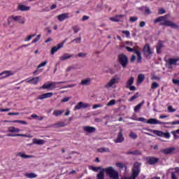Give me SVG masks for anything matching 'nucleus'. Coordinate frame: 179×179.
<instances>
[{
	"label": "nucleus",
	"mask_w": 179,
	"mask_h": 179,
	"mask_svg": "<svg viewBox=\"0 0 179 179\" xmlns=\"http://www.w3.org/2000/svg\"><path fill=\"white\" fill-rule=\"evenodd\" d=\"M104 173H106L110 178L118 179L119 175L118 171H117L113 166H108L104 169H101L99 173L96 175V179H105Z\"/></svg>",
	"instance_id": "obj_1"
},
{
	"label": "nucleus",
	"mask_w": 179,
	"mask_h": 179,
	"mask_svg": "<svg viewBox=\"0 0 179 179\" xmlns=\"http://www.w3.org/2000/svg\"><path fill=\"white\" fill-rule=\"evenodd\" d=\"M167 15L161 16L157 18H156L154 20V23H160L162 26H168L169 27H173V29H177L178 27V25L177 24L173 22L172 21L167 20Z\"/></svg>",
	"instance_id": "obj_2"
},
{
	"label": "nucleus",
	"mask_w": 179,
	"mask_h": 179,
	"mask_svg": "<svg viewBox=\"0 0 179 179\" xmlns=\"http://www.w3.org/2000/svg\"><path fill=\"white\" fill-rule=\"evenodd\" d=\"M124 47L129 51V52H135L137 55V62H142V56L141 55V52L139 50L135 49L134 46V43L131 41H127L124 43Z\"/></svg>",
	"instance_id": "obj_3"
},
{
	"label": "nucleus",
	"mask_w": 179,
	"mask_h": 179,
	"mask_svg": "<svg viewBox=\"0 0 179 179\" xmlns=\"http://www.w3.org/2000/svg\"><path fill=\"white\" fill-rule=\"evenodd\" d=\"M120 80H121V76L115 75L108 83H106V89H111L114 87V85H115V83H119Z\"/></svg>",
	"instance_id": "obj_4"
},
{
	"label": "nucleus",
	"mask_w": 179,
	"mask_h": 179,
	"mask_svg": "<svg viewBox=\"0 0 179 179\" xmlns=\"http://www.w3.org/2000/svg\"><path fill=\"white\" fill-rule=\"evenodd\" d=\"M141 164L139 163H136L134 165V168L132 169V174L131 176L128 178H123L122 179H136V177L139 175V173L141 172Z\"/></svg>",
	"instance_id": "obj_5"
},
{
	"label": "nucleus",
	"mask_w": 179,
	"mask_h": 179,
	"mask_svg": "<svg viewBox=\"0 0 179 179\" xmlns=\"http://www.w3.org/2000/svg\"><path fill=\"white\" fill-rule=\"evenodd\" d=\"M61 83H48L46 84H44L42 87L41 89H44L45 90H54V89H57L59 85Z\"/></svg>",
	"instance_id": "obj_6"
},
{
	"label": "nucleus",
	"mask_w": 179,
	"mask_h": 179,
	"mask_svg": "<svg viewBox=\"0 0 179 179\" xmlns=\"http://www.w3.org/2000/svg\"><path fill=\"white\" fill-rule=\"evenodd\" d=\"M8 23H10L9 20H14V22H18V23H20L21 24H24L26 20H24V17L20 16V15H11L8 19Z\"/></svg>",
	"instance_id": "obj_7"
},
{
	"label": "nucleus",
	"mask_w": 179,
	"mask_h": 179,
	"mask_svg": "<svg viewBox=\"0 0 179 179\" xmlns=\"http://www.w3.org/2000/svg\"><path fill=\"white\" fill-rule=\"evenodd\" d=\"M119 62L121 64L123 68H125L128 65V57L127 55L122 54L118 56Z\"/></svg>",
	"instance_id": "obj_8"
},
{
	"label": "nucleus",
	"mask_w": 179,
	"mask_h": 179,
	"mask_svg": "<svg viewBox=\"0 0 179 179\" xmlns=\"http://www.w3.org/2000/svg\"><path fill=\"white\" fill-rule=\"evenodd\" d=\"M151 132L157 136H162V138H166V139L170 138V133L169 132L164 133L159 130H151Z\"/></svg>",
	"instance_id": "obj_9"
},
{
	"label": "nucleus",
	"mask_w": 179,
	"mask_h": 179,
	"mask_svg": "<svg viewBox=\"0 0 179 179\" xmlns=\"http://www.w3.org/2000/svg\"><path fill=\"white\" fill-rule=\"evenodd\" d=\"M66 42V40H64L61 43L58 44L57 46H54L51 50L50 54L52 55H54L55 52L58 51V50H61V48L64 47V45L65 44Z\"/></svg>",
	"instance_id": "obj_10"
},
{
	"label": "nucleus",
	"mask_w": 179,
	"mask_h": 179,
	"mask_svg": "<svg viewBox=\"0 0 179 179\" xmlns=\"http://www.w3.org/2000/svg\"><path fill=\"white\" fill-rule=\"evenodd\" d=\"M135 81V78L134 77H130L129 79L127 82V87L129 89V90L135 91L136 88L135 86H132L134 82Z\"/></svg>",
	"instance_id": "obj_11"
},
{
	"label": "nucleus",
	"mask_w": 179,
	"mask_h": 179,
	"mask_svg": "<svg viewBox=\"0 0 179 179\" xmlns=\"http://www.w3.org/2000/svg\"><path fill=\"white\" fill-rule=\"evenodd\" d=\"M88 107H90V104L80 101L74 107V110H82V108H87Z\"/></svg>",
	"instance_id": "obj_12"
},
{
	"label": "nucleus",
	"mask_w": 179,
	"mask_h": 179,
	"mask_svg": "<svg viewBox=\"0 0 179 179\" xmlns=\"http://www.w3.org/2000/svg\"><path fill=\"white\" fill-rule=\"evenodd\" d=\"M179 61V57H176V58H171L169 59H168L167 61V66L169 69L173 68V66H171V65H177V62H178Z\"/></svg>",
	"instance_id": "obj_13"
},
{
	"label": "nucleus",
	"mask_w": 179,
	"mask_h": 179,
	"mask_svg": "<svg viewBox=\"0 0 179 179\" xmlns=\"http://www.w3.org/2000/svg\"><path fill=\"white\" fill-rule=\"evenodd\" d=\"M143 52L146 57H150V55L153 54V52H152V49H150V46L148 44L144 46Z\"/></svg>",
	"instance_id": "obj_14"
},
{
	"label": "nucleus",
	"mask_w": 179,
	"mask_h": 179,
	"mask_svg": "<svg viewBox=\"0 0 179 179\" xmlns=\"http://www.w3.org/2000/svg\"><path fill=\"white\" fill-rule=\"evenodd\" d=\"M57 20L59 22H64V20H66V19H69V13H65L60 14L57 16Z\"/></svg>",
	"instance_id": "obj_15"
},
{
	"label": "nucleus",
	"mask_w": 179,
	"mask_h": 179,
	"mask_svg": "<svg viewBox=\"0 0 179 179\" xmlns=\"http://www.w3.org/2000/svg\"><path fill=\"white\" fill-rule=\"evenodd\" d=\"M122 132H124V130L120 128L118 136L116 139L114 140V142H115L116 143H121V142L124 141V136H122Z\"/></svg>",
	"instance_id": "obj_16"
},
{
	"label": "nucleus",
	"mask_w": 179,
	"mask_h": 179,
	"mask_svg": "<svg viewBox=\"0 0 179 179\" xmlns=\"http://www.w3.org/2000/svg\"><path fill=\"white\" fill-rule=\"evenodd\" d=\"M52 96H54V94L52 92L42 94L38 96V100H44L45 99H50Z\"/></svg>",
	"instance_id": "obj_17"
},
{
	"label": "nucleus",
	"mask_w": 179,
	"mask_h": 179,
	"mask_svg": "<svg viewBox=\"0 0 179 179\" xmlns=\"http://www.w3.org/2000/svg\"><path fill=\"white\" fill-rule=\"evenodd\" d=\"M13 75H15V72L13 71H5L0 73V76H2V79H5V78H9V76H12Z\"/></svg>",
	"instance_id": "obj_18"
},
{
	"label": "nucleus",
	"mask_w": 179,
	"mask_h": 179,
	"mask_svg": "<svg viewBox=\"0 0 179 179\" xmlns=\"http://www.w3.org/2000/svg\"><path fill=\"white\" fill-rule=\"evenodd\" d=\"M146 124H150L151 125H153V124H164V122H162L155 118H151L146 122Z\"/></svg>",
	"instance_id": "obj_19"
},
{
	"label": "nucleus",
	"mask_w": 179,
	"mask_h": 179,
	"mask_svg": "<svg viewBox=\"0 0 179 179\" xmlns=\"http://www.w3.org/2000/svg\"><path fill=\"white\" fill-rule=\"evenodd\" d=\"M83 129L87 134H92L96 131V128L90 126H85Z\"/></svg>",
	"instance_id": "obj_20"
},
{
	"label": "nucleus",
	"mask_w": 179,
	"mask_h": 179,
	"mask_svg": "<svg viewBox=\"0 0 179 179\" xmlns=\"http://www.w3.org/2000/svg\"><path fill=\"white\" fill-rule=\"evenodd\" d=\"M39 80H40V78L35 77V78H33L32 79H27V83H31V85H37Z\"/></svg>",
	"instance_id": "obj_21"
},
{
	"label": "nucleus",
	"mask_w": 179,
	"mask_h": 179,
	"mask_svg": "<svg viewBox=\"0 0 179 179\" xmlns=\"http://www.w3.org/2000/svg\"><path fill=\"white\" fill-rule=\"evenodd\" d=\"M145 160L148 164H155V163H157L159 159L157 158L148 157L145 158Z\"/></svg>",
	"instance_id": "obj_22"
},
{
	"label": "nucleus",
	"mask_w": 179,
	"mask_h": 179,
	"mask_svg": "<svg viewBox=\"0 0 179 179\" xmlns=\"http://www.w3.org/2000/svg\"><path fill=\"white\" fill-rule=\"evenodd\" d=\"M124 17L125 15H115V17H110V20H111L112 22H120L121 19H122Z\"/></svg>",
	"instance_id": "obj_23"
},
{
	"label": "nucleus",
	"mask_w": 179,
	"mask_h": 179,
	"mask_svg": "<svg viewBox=\"0 0 179 179\" xmlns=\"http://www.w3.org/2000/svg\"><path fill=\"white\" fill-rule=\"evenodd\" d=\"M17 157H21L22 159H30V158L33 157V156L27 155H26V153L22 152H17Z\"/></svg>",
	"instance_id": "obj_24"
},
{
	"label": "nucleus",
	"mask_w": 179,
	"mask_h": 179,
	"mask_svg": "<svg viewBox=\"0 0 179 179\" xmlns=\"http://www.w3.org/2000/svg\"><path fill=\"white\" fill-rule=\"evenodd\" d=\"M6 122H13L14 124H21L22 125H29V122L24 120H12V121H6Z\"/></svg>",
	"instance_id": "obj_25"
},
{
	"label": "nucleus",
	"mask_w": 179,
	"mask_h": 179,
	"mask_svg": "<svg viewBox=\"0 0 179 179\" xmlns=\"http://www.w3.org/2000/svg\"><path fill=\"white\" fill-rule=\"evenodd\" d=\"M32 143L34 145H44V143H45V141L43 139L34 138Z\"/></svg>",
	"instance_id": "obj_26"
},
{
	"label": "nucleus",
	"mask_w": 179,
	"mask_h": 179,
	"mask_svg": "<svg viewBox=\"0 0 179 179\" xmlns=\"http://www.w3.org/2000/svg\"><path fill=\"white\" fill-rule=\"evenodd\" d=\"M90 82H92L90 78H85L81 80L80 85H82V86H87L90 85Z\"/></svg>",
	"instance_id": "obj_27"
},
{
	"label": "nucleus",
	"mask_w": 179,
	"mask_h": 179,
	"mask_svg": "<svg viewBox=\"0 0 179 179\" xmlns=\"http://www.w3.org/2000/svg\"><path fill=\"white\" fill-rule=\"evenodd\" d=\"M8 129V132H11V133L20 132V129L15 127H9Z\"/></svg>",
	"instance_id": "obj_28"
},
{
	"label": "nucleus",
	"mask_w": 179,
	"mask_h": 179,
	"mask_svg": "<svg viewBox=\"0 0 179 179\" xmlns=\"http://www.w3.org/2000/svg\"><path fill=\"white\" fill-rule=\"evenodd\" d=\"M7 136H22L23 138H33V136L30 134H8Z\"/></svg>",
	"instance_id": "obj_29"
},
{
	"label": "nucleus",
	"mask_w": 179,
	"mask_h": 179,
	"mask_svg": "<svg viewBox=\"0 0 179 179\" xmlns=\"http://www.w3.org/2000/svg\"><path fill=\"white\" fill-rule=\"evenodd\" d=\"M73 55L69 54H64L62 57H60V61H66V59H69V58H72Z\"/></svg>",
	"instance_id": "obj_30"
},
{
	"label": "nucleus",
	"mask_w": 179,
	"mask_h": 179,
	"mask_svg": "<svg viewBox=\"0 0 179 179\" xmlns=\"http://www.w3.org/2000/svg\"><path fill=\"white\" fill-rule=\"evenodd\" d=\"M19 10H22V12H24L26 10H30V6H24V5H19L18 6Z\"/></svg>",
	"instance_id": "obj_31"
},
{
	"label": "nucleus",
	"mask_w": 179,
	"mask_h": 179,
	"mask_svg": "<svg viewBox=\"0 0 179 179\" xmlns=\"http://www.w3.org/2000/svg\"><path fill=\"white\" fill-rule=\"evenodd\" d=\"M24 176L27 178H37V174L35 173H26Z\"/></svg>",
	"instance_id": "obj_32"
},
{
	"label": "nucleus",
	"mask_w": 179,
	"mask_h": 179,
	"mask_svg": "<svg viewBox=\"0 0 179 179\" xmlns=\"http://www.w3.org/2000/svg\"><path fill=\"white\" fill-rule=\"evenodd\" d=\"M66 125H68V124H66V122H59L55 124V128H61L62 127H66Z\"/></svg>",
	"instance_id": "obj_33"
},
{
	"label": "nucleus",
	"mask_w": 179,
	"mask_h": 179,
	"mask_svg": "<svg viewBox=\"0 0 179 179\" xmlns=\"http://www.w3.org/2000/svg\"><path fill=\"white\" fill-rule=\"evenodd\" d=\"M143 80H145V75H143V74L138 75L137 85H141V83H142V82H143Z\"/></svg>",
	"instance_id": "obj_34"
},
{
	"label": "nucleus",
	"mask_w": 179,
	"mask_h": 179,
	"mask_svg": "<svg viewBox=\"0 0 179 179\" xmlns=\"http://www.w3.org/2000/svg\"><path fill=\"white\" fill-rule=\"evenodd\" d=\"M64 114V110H55L53 111V115L55 117H59V115H62Z\"/></svg>",
	"instance_id": "obj_35"
},
{
	"label": "nucleus",
	"mask_w": 179,
	"mask_h": 179,
	"mask_svg": "<svg viewBox=\"0 0 179 179\" xmlns=\"http://www.w3.org/2000/svg\"><path fill=\"white\" fill-rule=\"evenodd\" d=\"M31 118H34V120H38V121H42V120H44V117H39L37 115H31Z\"/></svg>",
	"instance_id": "obj_36"
},
{
	"label": "nucleus",
	"mask_w": 179,
	"mask_h": 179,
	"mask_svg": "<svg viewBox=\"0 0 179 179\" xmlns=\"http://www.w3.org/2000/svg\"><path fill=\"white\" fill-rule=\"evenodd\" d=\"M115 167L120 169V170H122L124 169V164L122 162H116Z\"/></svg>",
	"instance_id": "obj_37"
},
{
	"label": "nucleus",
	"mask_w": 179,
	"mask_h": 179,
	"mask_svg": "<svg viewBox=\"0 0 179 179\" xmlns=\"http://www.w3.org/2000/svg\"><path fill=\"white\" fill-rule=\"evenodd\" d=\"M175 148H167L165 149L164 150V152L166 154V155H169V153H173V152H174Z\"/></svg>",
	"instance_id": "obj_38"
},
{
	"label": "nucleus",
	"mask_w": 179,
	"mask_h": 179,
	"mask_svg": "<svg viewBox=\"0 0 179 179\" xmlns=\"http://www.w3.org/2000/svg\"><path fill=\"white\" fill-rule=\"evenodd\" d=\"M102 169H103V168H101V167L90 166V170H92V171H99V170H100V171H101Z\"/></svg>",
	"instance_id": "obj_39"
},
{
	"label": "nucleus",
	"mask_w": 179,
	"mask_h": 179,
	"mask_svg": "<svg viewBox=\"0 0 179 179\" xmlns=\"http://www.w3.org/2000/svg\"><path fill=\"white\" fill-rule=\"evenodd\" d=\"M129 138H131V139H136L138 138V136L136 135V134H135V132L134 131H131L129 134Z\"/></svg>",
	"instance_id": "obj_40"
},
{
	"label": "nucleus",
	"mask_w": 179,
	"mask_h": 179,
	"mask_svg": "<svg viewBox=\"0 0 179 179\" xmlns=\"http://www.w3.org/2000/svg\"><path fill=\"white\" fill-rule=\"evenodd\" d=\"M98 152H99L100 153L108 152H110V149L101 148L98 149Z\"/></svg>",
	"instance_id": "obj_41"
},
{
	"label": "nucleus",
	"mask_w": 179,
	"mask_h": 179,
	"mask_svg": "<svg viewBox=\"0 0 179 179\" xmlns=\"http://www.w3.org/2000/svg\"><path fill=\"white\" fill-rule=\"evenodd\" d=\"M172 134L173 135L174 139H178L179 138V136L178 135V134H179V129L176 131H172Z\"/></svg>",
	"instance_id": "obj_42"
},
{
	"label": "nucleus",
	"mask_w": 179,
	"mask_h": 179,
	"mask_svg": "<svg viewBox=\"0 0 179 179\" xmlns=\"http://www.w3.org/2000/svg\"><path fill=\"white\" fill-rule=\"evenodd\" d=\"M142 106H143V102L139 103L138 105H137L136 106H135L134 108V111L136 113H138V111H139V110H141V107H142Z\"/></svg>",
	"instance_id": "obj_43"
},
{
	"label": "nucleus",
	"mask_w": 179,
	"mask_h": 179,
	"mask_svg": "<svg viewBox=\"0 0 179 179\" xmlns=\"http://www.w3.org/2000/svg\"><path fill=\"white\" fill-rule=\"evenodd\" d=\"M115 99H112L106 104V106H108V107H111V106H115Z\"/></svg>",
	"instance_id": "obj_44"
},
{
	"label": "nucleus",
	"mask_w": 179,
	"mask_h": 179,
	"mask_svg": "<svg viewBox=\"0 0 179 179\" xmlns=\"http://www.w3.org/2000/svg\"><path fill=\"white\" fill-rule=\"evenodd\" d=\"M144 12L145 15H150L152 13V10L149 7H145Z\"/></svg>",
	"instance_id": "obj_45"
},
{
	"label": "nucleus",
	"mask_w": 179,
	"mask_h": 179,
	"mask_svg": "<svg viewBox=\"0 0 179 179\" xmlns=\"http://www.w3.org/2000/svg\"><path fill=\"white\" fill-rule=\"evenodd\" d=\"M157 87H159V83L156 82H153L151 84V89L155 90V89H157Z\"/></svg>",
	"instance_id": "obj_46"
},
{
	"label": "nucleus",
	"mask_w": 179,
	"mask_h": 179,
	"mask_svg": "<svg viewBox=\"0 0 179 179\" xmlns=\"http://www.w3.org/2000/svg\"><path fill=\"white\" fill-rule=\"evenodd\" d=\"M163 124L164 125H178L177 123V121H174L172 122H164Z\"/></svg>",
	"instance_id": "obj_47"
},
{
	"label": "nucleus",
	"mask_w": 179,
	"mask_h": 179,
	"mask_svg": "<svg viewBox=\"0 0 179 179\" xmlns=\"http://www.w3.org/2000/svg\"><path fill=\"white\" fill-rule=\"evenodd\" d=\"M73 30L74 31V33H79V31H80V27H78V26H74L73 27Z\"/></svg>",
	"instance_id": "obj_48"
},
{
	"label": "nucleus",
	"mask_w": 179,
	"mask_h": 179,
	"mask_svg": "<svg viewBox=\"0 0 179 179\" xmlns=\"http://www.w3.org/2000/svg\"><path fill=\"white\" fill-rule=\"evenodd\" d=\"M33 37H36V34H31V35L28 36L25 38L24 41H30V40H31L33 38Z\"/></svg>",
	"instance_id": "obj_49"
},
{
	"label": "nucleus",
	"mask_w": 179,
	"mask_h": 179,
	"mask_svg": "<svg viewBox=\"0 0 179 179\" xmlns=\"http://www.w3.org/2000/svg\"><path fill=\"white\" fill-rule=\"evenodd\" d=\"M158 13L159 15H164V13H166V10L163 8H160L158 9Z\"/></svg>",
	"instance_id": "obj_50"
},
{
	"label": "nucleus",
	"mask_w": 179,
	"mask_h": 179,
	"mask_svg": "<svg viewBox=\"0 0 179 179\" xmlns=\"http://www.w3.org/2000/svg\"><path fill=\"white\" fill-rule=\"evenodd\" d=\"M69 100H71V97L66 96L61 100V103H66V101H69Z\"/></svg>",
	"instance_id": "obj_51"
},
{
	"label": "nucleus",
	"mask_w": 179,
	"mask_h": 179,
	"mask_svg": "<svg viewBox=\"0 0 179 179\" xmlns=\"http://www.w3.org/2000/svg\"><path fill=\"white\" fill-rule=\"evenodd\" d=\"M168 111L169 113H176V110L173 108V106H168Z\"/></svg>",
	"instance_id": "obj_52"
},
{
	"label": "nucleus",
	"mask_w": 179,
	"mask_h": 179,
	"mask_svg": "<svg viewBox=\"0 0 179 179\" xmlns=\"http://www.w3.org/2000/svg\"><path fill=\"white\" fill-rule=\"evenodd\" d=\"M48 62L47 60L44 61L43 62L41 63L38 66V68H43V66H45L47 65Z\"/></svg>",
	"instance_id": "obj_53"
},
{
	"label": "nucleus",
	"mask_w": 179,
	"mask_h": 179,
	"mask_svg": "<svg viewBox=\"0 0 179 179\" xmlns=\"http://www.w3.org/2000/svg\"><path fill=\"white\" fill-rule=\"evenodd\" d=\"M151 80H160V77L155 76V75H152L151 77Z\"/></svg>",
	"instance_id": "obj_54"
},
{
	"label": "nucleus",
	"mask_w": 179,
	"mask_h": 179,
	"mask_svg": "<svg viewBox=\"0 0 179 179\" xmlns=\"http://www.w3.org/2000/svg\"><path fill=\"white\" fill-rule=\"evenodd\" d=\"M122 33L125 34V36L127 37V38H129V36H131L129 31H122Z\"/></svg>",
	"instance_id": "obj_55"
},
{
	"label": "nucleus",
	"mask_w": 179,
	"mask_h": 179,
	"mask_svg": "<svg viewBox=\"0 0 179 179\" xmlns=\"http://www.w3.org/2000/svg\"><path fill=\"white\" fill-rule=\"evenodd\" d=\"M138 94L136 93L134 96H133L129 100V101H134V100H135V99H138Z\"/></svg>",
	"instance_id": "obj_56"
},
{
	"label": "nucleus",
	"mask_w": 179,
	"mask_h": 179,
	"mask_svg": "<svg viewBox=\"0 0 179 179\" xmlns=\"http://www.w3.org/2000/svg\"><path fill=\"white\" fill-rule=\"evenodd\" d=\"M129 20L131 22H136V20H138V17H130Z\"/></svg>",
	"instance_id": "obj_57"
},
{
	"label": "nucleus",
	"mask_w": 179,
	"mask_h": 179,
	"mask_svg": "<svg viewBox=\"0 0 179 179\" xmlns=\"http://www.w3.org/2000/svg\"><path fill=\"white\" fill-rule=\"evenodd\" d=\"M100 107H102V106L100 105V104H97V105H94V106H92V108H93L94 110H96V108H100Z\"/></svg>",
	"instance_id": "obj_58"
},
{
	"label": "nucleus",
	"mask_w": 179,
	"mask_h": 179,
	"mask_svg": "<svg viewBox=\"0 0 179 179\" xmlns=\"http://www.w3.org/2000/svg\"><path fill=\"white\" fill-rule=\"evenodd\" d=\"M137 121H141V122H146V119H145L144 117H139L138 119H137Z\"/></svg>",
	"instance_id": "obj_59"
},
{
	"label": "nucleus",
	"mask_w": 179,
	"mask_h": 179,
	"mask_svg": "<svg viewBox=\"0 0 179 179\" xmlns=\"http://www.w3.org/2000/svg\"><path fill=\"white\" fill-rule=\"evenodd\" d=\"M145 24H146V22L142 21L140 22L139 26H140V27H145Z\"/></svg>",
	"instance_id": "obj_60"
},
{
	"label": "nucleus",
	"mask_w": 179,
	"mask_h": 179,
	"mask_svg": "<svg viewBox=\"0 0 179 179\" xmlns=\"http://www.w3.org/2000/svg\"><path fill=\"white\" fill-rule=\"evenodd\" d=\"M173 83L174 85H179V80L173 79Z\"/></svg>",
	"instance_id": "obj_61"
},
{
	"label": "nucleus",
	"mask_w": 179,
	"mask_h": 179,
	"mask_svg": "<svg viewBox=\"0 0 179 179\" xmlns=\"http://www.w3.org/2000/svg\"><path fill=\"white\" fill-rule=\"evenodd\" d=\"M78 57L85 58V57H86V53H79Z\"/></svg>",
	"instance_id": "obj_62"
},
{
	"label": "nucleus",
	"mask_w": 179,
	"mask_h": 179,
	"mask_svg": "<svg viewBox=\"0 0 179 179\" xmlns=\"http://www.w3.org/2000/svg\"><path fill=\"white\" fill-rule=\"evenodd\" d=\"M171 179H177V176L173 172L171 173Z\"/></svg>",
	"instance_id": "obj_63"
},
{
	"label": "nucleus",
	"mask_w": 179,
	"mask_h": 179,
	"mask_svg": "<svg viewBox=\"0 0 179 179\" xmlns=\"http://www.w3.org/2000/svg\"><path fill=\"white\" fill-rule=\"evenodd\" d=\"M81 40L82 39L80 38H77L73 40V41H76V43H80Z\"/></svg>",
	"instance_id": "obj_64"
}]
</instances>
